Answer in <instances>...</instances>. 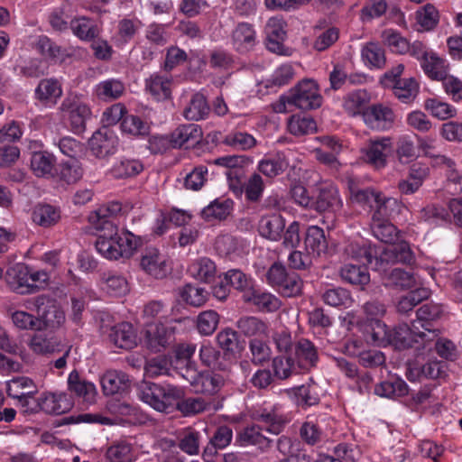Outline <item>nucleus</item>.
I'll use <instances>...</instances> for the list:
<instances>
[{"label":"nucleus","mask_w":462,"mask_h":462,"mask_svg":"<svg viewBox=\"0 0 462 462\" xmlns=\"http://www.w3.org/2000/svg\"><path fill=\"white\" fill-rule=\"evenodd\" d=\"M184 395L181 388L171 384L144 383L139 388V398L154 410L170 413L175 410L179 399Z\"/></svg>","instance_id":"1"},{"label":"nucleus","mask_w":462,"mask_h":462,"mask_svg":"<svg viewBox=\"0 0 462 462\" xmlns=\"http://www.w3.org/2000/svg\"><path fill=\"white\" fill-rule=\"evenodd\" d=\"M61 117L67 120L75 132L84 130L86 122L91 117V109L84 98L78 95H69L60 107Z\"/></svg>","instance_id":"2"},{"label":"nucleus","mask_w":462,"mask_h":462,"mask_svg":"<svg viewBox=\"0 0 462 462\" xmlns=\"http://www.w3.org/2000/svg\"><path fill=\"white\" fill-rule=\"evenodd\" d=\"M437 337V331L423 332L414 322L411 323V326L400 324L391 330L390 345L399 349H404L411 347L414 343L421 342L425 347L427 344L432 342Z\"/></svg>","instance_id":"3"},{"label":"nucleus","mask_w":462,"mask_h":462,"mask_svg":"<svg viewBox=\"0 0 462 462\" xmlns=\"http://www.w3.org/2000/svg\"><path fill=\"white\" fill-rule=\"evenodd\" d=\"M291 101L300 110H312L321 106L323 97L316 81L305 79L299 81L289 90Z\"/></svg>","instance_id":"4"},{"label":"nucleus","mask_w":462,"mask_h":462,"mask_svg":"<svg viewBox=\"0 0 462 462\" xmlns=\"http://www.w3.org/2000/svg\"><path fill=\"white\" fill-rule=\"evenodd\" d=\"M183 377L198 393L213 395L220 391L225 383L222 375L215 373H199L195 365H189L185 372H180Z\"/></svg>","instance_id":"5"},{"label":"nucleus","mask_w":462,"mask_h":462,"mask_svg":"<svg viewBox=\"0 0 462 462\" xmlns=\"http://www.w3.org/2000/svg\"><path fill=\"white\" fill-rule=\"evenodd\" d=\"M393 151L391 137L371 139L361 149L363 161L375 170H382L387 166L388 157Z\"/></svg>","instance_id":"6"},{"label":"nucleus","mask_w":462,"mask_h":462,"mask_svg":"<svg viewBox=\"0 0 462 462\" xmlns=\"http://www.w3.org/2000/svg\"><path fill=\"white\" fill-rule=\"evenodd\" d=\"M139 266L147 275L163 279L170 272L168 258L153 246L145 247L140 254Z\"/></svg>","instance_id":"7"},{"label":"nucleus","mask_w":462,"mask_h":462,"mask_svg":"<svg viewBox=\"0 0 462 462\" xmlns=\"http://www.w3.org/2000/svg\"><path fill=\"white\" fill-rule=\"evenodd\" d=\"M395 113L393 108L382 103L373 104L363 112L365 125L375 131H387L393 127Z\"/></svg>","instance_id":"8"},{"label":"nucleus","mask_w":462,"mask_h":462,"mask_svg":"<svg viewBox=\"0 0 462 462\" xmlns=\"http://www.w3.org/2000/svg\"><path fill=\"white\" fill-rule=\"evenodd\" d=\"M254 418L264 425V430L274 435L280 434L291 420L289 414L279 404L259 409Z\"/></svg>","instance_id":"9"},{"label":"nucleus","mask_w":462,"mask_h":462,"mask_svg":"<svg viewBox=\"0 0 462 462\" xmlns=\"http://www.w3.org/2000/svg\"><path fill=\"white\" fill-rule=\"evenodd\" d=\"M174 340V329L162 323H151L144 329V344L154 353L166 349Z\"/></svg>","instance_id":"10"},{"label":"nucleus","mask_w":462,"mask_h":462,"mask_svg":"<svg viewBox=\"0 0 462 462\" xmlns=\"http://www.w3.org/2000/svg\"><path fill=\"white\" fill-rule=\"evenodd\" d=\"M287 23L281 16H273L268 19L264 32L266 35V48L277 54H286L283 42L287 37Z\"/></svg>","instance_id":"11"},{"label":"nucleus","mask_w":462,"mask_h":462,"mask_svg":"<svg viewBox=\"0 0 462 462\" xmlns=\"http://www.w3.org/2000/svg\"><path fill=\"white\" fill-rule=\"evenodd\" d=\"M414 262V254L410 245L405 241L383 249L379 257H375L374 270L383 269L384 263H408Z\"/></svg>","instance_id":"12"},{"label":"nucleus","mask_w":462,"mask_h":462,"mask_svg":"<svg viewBox=\"0 0 462 462\" xmlns=\"http://www.w3.org/2000/svg\"><path fill=\"white\" fill-rule=\"evenodd\" d=\"M34 303L46 327L58 328L65 323V312L53 300L41 295L35 298Z\"/></svg>","instance_id":"13"},{"label":"nucleus","mask_w":462,"mask_h":462,"mask_svg":"<svg viewBox=\"0 0 462 462\" xmlns=\"http://www.w3.org/2000/svg\"><path fill=\"white\" fill-rule=\"evenodd\" d=\"M101 331L107 334L110 342L119 348L132 349L137 345L136 332L128 322H122L110 328L102 326Z\"/></svg>","instance_id":"14"},{"label":"nucleus","mask_w":462,"mask_h":462,"mask_svg":"<svg viewBox=\"0 0 462 462\" xmlns=\"http://www.w3.org/2000/svg\"><path fill=\"white\" fill-rule=\"evenodd\" d=\"M88 144L96 157L105 158L116 152L118 140L113 131L104 127L93 134Z\"/></svg>","instance_id":"15"},{"label":"nucleus","mask_w":462,"mask_h":462,"mask_svg":"<svg viewBox=\"0 0 462 462\" xmlns=\"http://www.w3.org/2000/svg\"><path fill=\"white\" fill-rule=\"evenodd\" d=\"M318 212H337L343 207L338 189L333 184H325L319 189V193L312 203Z\"/></svg>","instance_id":"16"},{"label":"nucleus","mask_w":462,"mask_h":462,"mask_svg":"<svg viewBox=\"0 0 462 462\" xmlns=\"http://www.w3.org/2000/svg\"><path fill=\"white\" fill-rule=\"evenodd\" d=\"M263 430L260 425L246 426L237 432L236 441L241 447L254 446L262 452H265L271 448L273 440L265 437Z\"/></svg>","instance_id":"17"},{"label":"nucleus","mask_w":462,"mask_h":462,"mask_svg":"<svg viewBox=\"0 0 462 462\" xmlns=\"http://www.w3.org/2000/svg\"><path fill=\"white\" fill-rule=\"evenodd\" d=\"M173 79L171 75L153 73L144 81V90L153 99L163 101L171 97Z\"/></svg>","instance_id":"18"},{"label":"nucleus","mask_w":462,"mask_h":462,"mask_svg":"<svg viewBox=\"0 0 462 462\" xmlns=\"http://www.w3.org/2000/svg\"><path fill=\"white\" fill-rule=\"evenodd\" d=\"M97 228L101 232L96 241V248L98 253L109 260L119 259L120 254L116 250L115 243H112L114 241L113 235H116V225L111 220H105L104 226H97Z\"/></svg>","instance_id":"19"},{"label":"nucleus","mask_w":462,"mask_h":462,"mask_svg":"<svg viewBox=\"0 0 462 462\" xmlns=\"http://www.w3.org/2000/svg\"><path fill=\"white\" fill-rule=\"evenodd\" d=\"M292 357L300 370L309 371L317 365L318 349L310 340L300 338L295 343Z\"/></svg>","instance_id":"20"},{"label":"nucleus","mask_w":462,"mask_h":462,"mask_svg":"<svg viewBox=\"0 0 462 462\" xmlns=\"http://www.w3.org/2000/svg\"><path fill=\"white\" fill-rule=\"evenodd\" d=\"M345 254L362 265L370 266L374 270L375 257H379L377 250L370 244L362 241H351L345 247Z\"/></svg>","instance_id":"21"},{"label":"nucleus","mask_w":462,"mask_h":462,"mask_svg":"<svg viewBox=\"0 0 462 462\" xmlns=\"http://www.w3.org/2000/svg\"><path fill=\"white\" fill-rule=\"evenodd\" d=\"M37 403L42 411L50 414H62L72 407V402L65 393H42Z\"/></svg>","instance_id":"22"},{"label":"nucleus","mask_w":462,"mask_h":462,"mask_svg":"<svg viewBox=\"0 0 462 462\" xmlns=\"http://www.w3.org/2000/svg\"><path fill=\"white\" fill-rule=\"evenodd\" d=\"M7 393L10 397L19 400L23 405H28L37 393V386L32 379L25 376L14 377L7 383Z\"/></svg>","instance_id":"23"},{"label":"nucleus","mask_w":462,"mask_h":462,"mask_svg":"<svg viewBox=\"0 0 462 462\" xmlns=\"http://www.w3.org/2000/svg\"><path fill=\"white\" fill-rule=\"evenodd\" d=\"M289 157L284 152L265 156L257 164V170L265 177L273 179L282 174L289 167Z\"/></svg>","instance_id":"24"},{"label":"nucleus","mask_w":462,"mask_h":462,"mask_svg":"<svg viewBox=\"0 0 462 462\" xmlns=\"http://www.w3.org/2000/svg\"><path fill=\"white\" fill-rule=\"evenodd\" d=\"M201 138V129L196 124L181 125L170 134L172 148H181L184 145L198 143Z\"/></svg>","instance_id":"25"},{"label":"nucleus","mask_w":462,"mask_h":462,"mask_svg":"<svg viewBox=\"0 0 462 462\" xmlns=\"http://www.w3.org/2000/svg\"><path fill=\"white\" fill-rule=\"evenodd\" d=\"M73 5L69 0H65L59 7L54 8L49 14V23L51 29L58 32H66L70 29L73 20Z\"/></svg>","instance_id":"26"},{"label":"nucleus","mask_w":462,"mask_h":462,"mask_svg":"<svg viewBox=\"0 0 462 462\" xmlns=\"http://www.w3.org/2000/svg\"><path fill=\"white\" fill-rule=\"evenodd\" d=\"M238 330L247 337H268V323L255 316H244L236 321Z\"/></svg>","instance_id":"27"},{"label":"nucleus","mask_w":462,"mask_h":462,"mask_svg":"<svg viewBox=\"0 0 462 462\" xmlns=\"http://www.w3.org/2000/svg\"><path fill=\"white\" fill-rule=\"evenodd\" d=\"M27 345L34 354L42 356L61 352L63 348V345L57 337L43 333L33 334Z\"/></svg>","instance_id":"28"},{"label":"nucleus","mask_w":462,"mask_h":462,"mask_svg":"<svg viewBox=\"0 0 462 462\" xmlns=\"http://www.w3.org/2000/svg\"><path fill=\"white\" fill-rule=\"evenodd\" d=\"M201 434L193 428H186L178 436V448L189 456H196L199 453ZM169 447L176 446L173 440H165Z\"/></svg>","instance_id":"29"},{"label":"nucleus","mask_w":462,"mask_h":462,"mask_svg":"<svg viewBox=\"0 0 462 462\" xmlns=\"http://www.w3.org/2000/svg\"><path fill=\"white\" fill-rule=\"evenodd\" d=\"M255 31L247 23H238L232 32L233 47L239 52L250 51L255 44Z\"/></svg>","instance_id":"30"},{"label":"nucleus","mask_w":462,"mask_h":462,"mask_svg":"<svg viewBox=\"0 0 462 462\" xmlns=\"http://www.w3.org/2000/svg\"><path fill=\"white\" fill-rule=\"evenodd\" d=\"M304 245L309 255L319 256L325 253L328 243L324 230L318 226H310L307 228L304 237Z\"/></svg>","instance_id":"31"},{"label":"nucleus","mask_w":462,"mask_h":462,"mask_svg":"<svg viewBox=\"0 0 462 462\" xmlns=\"http://www.w3.org/2000/svg\"><path fill=\"white\" fill-rule=\"evenodd\" d=\"M69 30L83 42L93 41L99 33L96 22L85 15L74 16Z\"/></svg>","instance_id":"32"},{"label":"nucleus","mask_w":462,"mask_h":462,"mask_svg":"<svg viewBox=\"0 0 462 462\" xmlns=\"http://www.w3.org/2000/svg\"><path fill=\"white\" fill-rule=\"evenodd\" d=\"M245 302L254 304L260 311L273 312L280 309V300L269 292L253 289L252 291L243 294Z\"/></svg>","instance_id":"33"},{"label":"nucleus","mask_w":462,"mask_h":462,"mask_svg":"<svg viewBox=\"0 0 462 462\" xmlns=\"http://www.w3.org/2000/svg\"><path fill=\"white\" fill-rule=\"evenodd\" d=\"M232 439L233 431L231 428L226 425L218 427L204 448L203 458L208 461L213 457L217 454V450L226 448L231 443Z\"/></svg>","instance_id":"34"},{"label":"nucleus","mask_w":462,"mask_h":462,"mask_svg":"<svg viewBox=\"0 0 462 462\" xmlns=\"http://www.w3.org/2000/svg\"><path fill=\"white\" fill-rule=\"evenodd\" d=\"M370 101L366 90L357 89L346 94L343 98V108L350 116H362Z\"/></svg>","instance_id":"35"},{"label":"nucleus","mask_w":462,"mask_h":462,"mask_svg":"<svg viewBox=\"0 0 462 462\" xmlns=\"http://www.w3.org/2000/svg\"><path fill=\"white\" fill-rule=\"evenodd\" d=\"M143 165L140 160L122 157L112 165L109 172L115 179L133 178L142 172Z\"/></svg>","instance_id":"36"},{"label":"nucleus","mask_w":462,"mask_h":462,"mask_svg":"<svg viewBox=\"0 0 462 462\" xmlns=\"http://www.w3.org/2000/svg\"><path fill=\"white\" fill-rule=\"evenodd\" d=\"M285 227V221L279 214L263 217L259 222V233L262 236L273 241L281 238Z\"/></svg>","instance_id":"37"},{"label":"nucleus","mask_w":462,"mask_h":462,"mask_svg":"<svg viewBox=\"0 0 462 462\" xmlns=\"http://www.w3.org/2000/svg\"><path fill=\"white\" fill-rule=\"evenodd\" d=\"M129 383L125 373L116 370L106 371L100 378V383L106 395H114L127 388Z\"/></svg>","instance_id":"38"},{"label":"nucleus","mask_w":462,"mask_h":462,"mask_svg":"<svg viewBox=\"0 0 462 462\" xmlns=\"http://www.w3.org/2000/svg\"><path fill=\"white\" fill-rule=\"evenodd\" d=\"M68 385L70 392L82 398L85 402L91 403L95 401L97 388L91 382L80 379L77 371L69 374Z\"/></svg>","instance_id":"39"},{"label":"nucleus","mask_w":462,"mask_h":462,"mask_svg":"<svg viewBox=\"0 0 462 462\" xmlns=\"http://www.w3.org/2000/svg\"><path fill=\"white\" fill-rule=\"evenodd\" d=\"M61 95V85L55 79H42L35 89V97L44 105L55 104Z\"/></svg>","instance_id":"40"},{"label":"nucleus","mask_w":462,"mask_h":462,"mask_svg":"<svg viewBox=\"0 0 462 462\" xmlns=\"http://www.w3.org/2000/svg\"><path fill=\"white\" fill-rule=\"evenodd\" d=\"M301 439L308 445L314 446L328 440V430L323 427V422L308 420L302 423L300 429Z\"/></svg>","instance_id":"41"},{"label":"nucleus","mask_w":462,"mask_h":462,"mask_svg":"<svg viewBox=\"0 0 462 462\" xmlns=\"http://www.w3.org/2000/svg\"><path fill=\"white\" fill-rule=\"evenodd\" d=\"M441 313L442 309L440 305L435 303L424 304L417 310V319L413 322L423 332L437 331L439 335V331L434 328L430 322L438 319Z\"/></svg>","instance_id":"42"},{"label":"nucleus","mask_w":462,"mask_h":462,"mask_svg":"<svg viewBox=\"0 0 462 462\" xmlns=\"http://www.w3.org/2000/svg\"><path fill=\"white\" fill-rule=\"evenodd\" d=\"M113 237L114 241H112V243H115L116 245V250L119 251L121 249V252H118L120 254V258L131 257L142 245V239L140 236H136L129 231H125L119 234L116 226V235H113Z\"/></svg>","instance_id":"43"},{"label":"nucleus","mask_w":462,"mask_h":462,"mask_svg":"<svg viewBox=\"0 0 462 462\" xmlns=\"http://www.w3.org/2000/svg\"><path fill=\"white\" fill-rule=\"evenodd\" d=\"M424 73L433 80H442L448 75V64L446 60L430 51L420 64Z\"/></svg>","instance_id":"44"},{"label":"nucleus","mask_w":462,"mask_h":462,"mask_svg":"<svg viewBox=\"0 0 462 462\" xmlns=\"http://www.w3.org/2000/svg\"><path fill=\"white\" fill-rule=\"evenodd\" d=\"M8 283L12 290L19 294L32 293L29 282V270L24 265H16L7 273Z\"/></svg>","instance_id":"45"},{"label":"nucleus","mask_w":462,"mask_h":462,"mask_svg":"<svg viewBox=\"0 0 462 462\" xmlns=\"http://www.w3.org/2000/svg\"><path fill=\"white\" fill-rule=\"evenodd\" d=\"M233 201L227 199H217L201 211V217L208 222L223 220L230 214Z\"/></svg>","instance_id":"46"},{"label":"nucleus","mask_w":462,"mask_h":462,"mask_svg":"<svg viewBox=\"0 0 462 462\" xmlns=\"http://www.w3.org/2000/svg\"><path fill=\"white\" fill-rule=\"evenodd\" d=\"M370 229L377 240L385 244L394 243L399 238L397 227L389 219L371 220Z\"/></svg>","instance_id":"47"},{"label":"nucleus","mask_w":462,"mask_h":462,"mask_svg":"<svg viewBox=\"0 0 462 462\" xmlns=\"http://www.w3.org/2000/svg\"><path fill=\"white\" fill-rule=\"evenodd\" d=\"M361 58L365 65L370 69H382L386 61L383 49L374 42H367L362 47Z\"/></svg>","instance_id":"48"},{"label":"nucleus","mask_w":462,"mask_h":462,"mask_svg":"<svg viewBox=\"0 0 462 462\" xmlns=\"http://www.w3.org/2000/svg\"><path fill=\"white\" fill-rule=\"evenodd\" d=\"M390 88L394 97L404 104L413 102L419 92L418 83L412 78L399 79Z\"/></svg>","instance_id":"49"},{"label":"nucleus","mask_w":462,"mask_h":462,"mask_svg":"<svg viewBox=\"0 0 462 462\" xmlns=\"http://www.w3.org/2000/svg\"><path fill=\"white\" fill-rule=\"evenodd\" d=\"M374 393L381 397H402L408 393V385L402 379L393 376L377 384Z\"/></svg>","instance_id":"50"},{"label":"nucleus","mask_w":462,"mask_h":462,"mask_svg":"<svg viewBox=\"0 0 462 462\" xmlns=\"http://www.w3.org/2000/svg\"><path fill=\"white\" fill-rule=\"evenodd\" d=\"M374 205V208L371 213V220L389 219L401 208V204L396 199L387 197L383 193H382Z\"/></svg>","instance_id":"51"},{"label":"nucleus","mask_w":462,"mask_h":462,"mask_svg":"<svg viewBox=\"0 0 462 462\" xmlns=\"http://www.w3.org/2000/svg\"><path fill=\"white\" fill-rule=\"evenodd\" d=\"M365 266L346 263L340 269V276L350 284L364 286L370 281V275Z\"/></svg>","instance_id":"52"},{"label":"nucleus","mask_w":462,"mask_h":462,"mask_svg":"<svg viewBox=\"0 0 462 462\" xmlns=\"http://www.w3.org/2000/svg\"><path fill=\"white\" fill-rule=\"evenodd\" d=\"M210 403L202 397H188L184 395L178 400L175 410L180 411L183 416H194L208 411Z\"/></svg>","instance_id":"53"},{"label":"nucleus","mask_w":462,"mask_h":462,"mask_svg":"<svg viewBox=\"0 0 462 462\" xmlns=\"http://www.w3.org/2000/svg\"><path fill=\"white\" fill-rule=\"evenodd\" d=\"M209 106L208 105L206 97L200 94H194L188 106L185 107L183 111V116L188 120L199 121L208 114Z\"/></svg>","instance_id":"54"},{"label":"nucleus","mask_w":462,"mask_h":462,"mask_svg":"<svg viewBox=\"0 0 462 462\" xmlns=\"http://www.w3.org/2000/svg\"><path fill=\"white\" fill-rule=\"evenodd\" d=\"M444 365L440 362L432 361L421 366H411L409 369L407 377L410 381L420 380L421 377L436 379L441 376Z\"/></svg>","instance_id":"55"},{"label":"nucleus","mask_w":462,"mask_h":462,"mask_svg":"<svg viewBox=\"0 0 462 462\" xmlns=\"http://www.w3.org/2000/svg\"><path fill=\"white\" fill-rule=\"evenodd\" d=\"M358 451L346 443H340L334 448L333 455L322 454L318 462H355L357 458Z\"/></svg>","instance_id":"56"},{"label":"nucleus","mask_w":462,"mask_h":462,"mask_svg":"<svg viewBox=\"0 0 462 462\" xmlns=\"http://www.w3.org/2000/svg\"><path fill=\"white\" fill-rule=\"evenodd\" d=\"M391 330L381 320L369 322L365 327L367 341L377 346L390 345Z\"/></svg>","instance_id":"57"},{"label":"nucleus","mask_w":462,"mask_h":462,"mask_svg":"<svg viewBox=\"0 0 462 462\" xmlns=\"http://www.w3.org/2000/svg\"><path fill=\"white\" fill-rule=\"evenodd\" d=\"M60 217V211L51 205H38L33 208L32 221L43 227L55 225Z\"/></svg>","instance_id":"58"},{"label":"nucleus","mask_w":462,"mask_h":462,"mask_svg":"<svg viewBox=\"0 0 462 462\" xmlns=\"http://www.w3.org/2000/svg\"><path fill=\"white\" fill-rule=\"evenodd\" d=\"M125 92V86L122 81L109 79L98 83L96 87L97 96L106 101H112L119 98Z\"/></svg>","instance_id":"59"},{"label":"nucleus","mask_w":462,"mask_h":462,"mask_svg":"<svg viewBox=\"0 0 462 462\" xmlns=\"http://www.w3.org/2000/svg\"><path fill=\"white\" fill-rule=\"evenodd\" d=\"M218 346L226 355H235L242 350L239 336L232 328H225L219 331L216 337Z\"/></svg>","instance_id":"60"},{"label":"nucleus","mask_w":462,"mask_h":462,"mask_svg":"<svg viewBox=\"0 0 462 462\" xmlns=\"http://www.w3.org/2000/svg\"><path fill=\"white\" fill-rule=\"evenodd\" d=\"M179 295L182 301L192 307H201L208 300V292L205 289L190 283L180 287Z\"/></svg>","instance_id":"61"},{"label":"nucleus","mask_w":462,"mask_h":462,"mask_svg":"<svg viewBox=\"0 0 462 462\" xmlns=\"http://www.w3.org/2000/svg\"><path fill=\"white\" fill-rule=\"evenodd\" d=\"M55 164L53 156L47 152H37L32 155L31 169L37 177H49Z\"/></svg>","instance_id":"62"},{"label":"nucleus","mask_w":462,"mask_h":462,"mask_svg":"<svg viewBox=\"0 0 462 462\" xmlns=\"http://www.w3.org/2000/svg\"><path fill=\"white\" fill-rule=\"evenodd\" d=\"M189 271L196 279L209 282L216 276L217 267L209 258L203 257L191 263Z\"/></svg>","instance_id":"63"},{"label":"nucleus","mask_w":462,"mask_h":462,"mask_svg":"<svg viewBox=\"0 0 462 462\" xmlns=\"http://www.w3.org/2000/svg\"><path fill=\"white\" fill-rule=\"evenodd\" d=\"M223 143L235 150L245 151L254 147L256 140L245 132L233 131L224 137Z\"/></svg>","instance_id":"64"}]
</instances>
